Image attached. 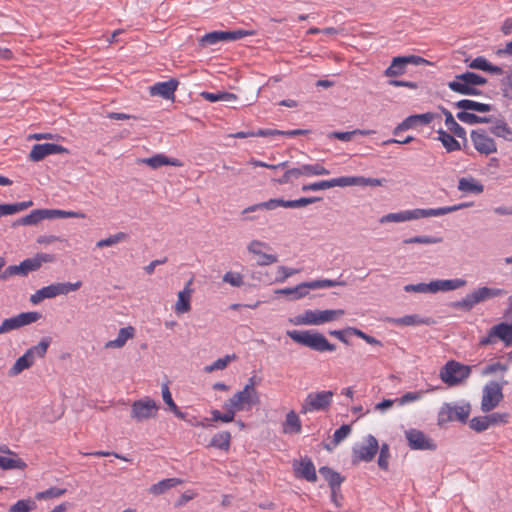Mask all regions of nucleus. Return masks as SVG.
<instances>
[{"label": "nucleus", "mask_w": 512, "mask_h": 512, "mask_svg": "<svg viewBox=\"0 0 512 512\" xmlns=\"http://www.w3.org/2000/svg\"><path fill=\"white\" fill-rule=\"evenodd\" d=\"M286 335L297 344L316 352H333L336 346L330 343L320 332L314 330H288Z\"/></svg>", "instance_id": "f257e3e1"}, {"label": "nucleus", "mask_w": 512, "mask_h": 512, "mask_svg": "<svg viewBox=\"0 0 512 512\" xmlns=\"http://www.w3.org/2000/svg\"><path fill=\"white\" fill-rule=\"evenodd\" d=\"M342 315H344L342 309L305 310L302 314L290 319V322L294 325H321Z\"/></svg>", "instance_id": "f03ea898"}, {"label": "nucleus", "mask_w": 512, "mask_h": 512, "mask_svg": "<svg viewBox=\"0 0 512 512\" xmlns=\"http://www.w3.org/2000/svg\"><path fill=\"white\" fill-rule=\"evenodd\" d=\"M321 198L319 197H302L295 200H284L281 198H273L269 199L268 201L257 203L254 205H251L247 208H245L242 211V214H248L252 212H256L258 210H274L278 207H284V208H301L304 206H307L309 204H312L316 201H319Z\"/></svg>", "instance_id": "7ed1b4c3"}, {"label": "nucleus", "mask_w": 512, "mask_h": 512, "mask_svg": "<svg viewBox=\"0 0 512 512\" xmlns=\"http://www.w3.org/2000/svg\"><path fill=\"white\" fill-rule=\"evenodd\" d=\"M471 374V367L455 360H450L441 368L439 377L450 387L464 382Z\"/></svg>", "instance_id": "20e7f679"}, {"label": "nucleus", "mask_w": 512, "mask_h": 512, "mask_svg": "<svg viewBox=\"0 0 512 512\" xmlns=\"http://www.w3.org/2000/svg\"><path fill=\"white\" fill-rule=\"evenodd\" d=\"M82 286L81 281L74 283H53L48 286L42 287L31 295L30 301L33 304H39L46 298H54L59 295H67L70 292L78 290Z\"/></svg>", "instance_id": "39448f33"}, {"label": "nucleus", "mask_w": 512, "mask_h": 512, "mask_svg": "<svg viewBox=\"0 0 512 512\" xmlns=\"http://www.w3.org/2000/svg\"><path fill=\"white\" fill-rule=\"evenodd\" d=\"M471 411L470 404L451 405L449 403L443 404L438 412L437 423L442 426L448 422L457 420L461 423H466Z\"/></svg>", "instance_id": "423d86ee"}, {"label": "nucleus", "mask_w": 512, "mask_h": 512, "mask_svg": "<svg viewBox=\"0 0 512 512\" xmlns=\"http://www.w3.org/2000/svg\"><path fill=\"white\" fill-rule=\"evenodd\" d=\"M46 255H37L34 258H27L20 262L18 265H10L3 272L0 273V280L6 281L12 276L21 275L26 276L28 273L38 270L42 262L45 260Z\"/></svg>", "instance_id": "0eeeda50"}, {"label": "nucleus", "mask_w": 512, "mask_h": 512, "mask_svg": "<svg viewBox=\"0 0 512 512\" xmlns=\"http://www.w3.org/2000/svg\"><path fill=\"white\" fill-rule=\"evenodd\" d=\"M227 402L236 412L244 411L256 405L259 402V396L255 388H252L251 385H245L241 391L235 393Z\"/></svg>", "instance_id": "6e6552de"}, {"label": "nucleus", "mask_w": 512, "mask_h": 512, "mask_svg": "<svg viewBox=\"0 0 512 512\" xmlns=\"http://www.w3.org/2000/svg\"><path fill=\"white\" fill-rule=\"evenodd\" d=\"M332 399V391H320L316 393H309L301 405L300 412L302 414H307L314 411L326 410L331 405Z\"/></svg>", "instance_id": "1a4fd4ad"}, {"label": "nucleus", "mask_w": 512, "mask_h": 512, "mask_svg": "<svg viewBox=\"0 0 512 512\" xmlns=\"http://www.w3.org/2000/svg\"><path fill=\"white\" fill-rule=\"evenodd\" d=\"M379 449L378 440L371 434L365 437V442L356 444L352 449L353 462H370Z\"/></svg>", "instance_id": "9d476101"}, {"label": "nucleus", "mask_w": 512, "mask_h": 512, "mask_svg": "<svg viewBox=\"0 0 512 512\" xmlns=\"http://www.w3.org/2000/svg\"><path fill=\"white\" fill-rule=\"evenodd\" d=\"M502 398V386L496 381L488 382L483 388L481 410L485 413L492 411Z\"/></svg>", "instance_id": "9b49d317"}, {"label": "nucleus", "mask_w": 512, "mask_h": 512, "mask_svg": "<svg viewBox=\"0 0 512 512\" xmlns=\"http://www.w3.org/2000/svg\"><path fill=\"white\" fill-rule=\"evenodd\" d=\"M405 438L412 450L434 451L437 448L436 443L430 437L416 428L406 430Z\"/></svg>", "instance_id": "f8f14e48"}, {"label": "nucleus", "mask_w": 512, "mask_h": 512, "mask_svg": "<svg viewBox=\"0 0 512 512\" xmlns=\"http://www.w3.org/2000/svg\"><path fill=\"white\" fill-rule=\"evenodd\" d=\"M158 409L159 406L153 399L145 397L132 403L131 417L136 421L141 422L154 417Z\"/></svg>", "instance_id": "ddd939ff"}, {"label": "nucleus", "mask_w": 512, "mask_h": 512, "mask_svg": "<svg viewBox=\"0 0 512 512\" xmlns=\"http://www.w3.org/2000/svg\"><path fill=\"white\" fill-rule=\"evenodd\" d=\"M470 137L475 150L480 154L490 155L497 152V144L494 139L487 134L486 130H472Z\"/></svg>", "instance_id": "4468645a"}, {"label": "nucleus", "mask_w": 512, "mask_h": 512, "mask_svg": "<svg viewBox=\"0 0 512 512\" xmlns=\"http://www.w3.org/2000/svg\"><path fill=\"white\" fill-rule=\"evenodd\" d=\"M424 62V58L416 55L394 57L384 74L387 77H397L405 73L408 64L419 65Z\"/></svg>", "instance_id": "2eb2a0df"}, {"label": "nucleus", "mask_w": 512, "mask_h": 512, "mask_svg": "<svg viewBox=\"0 0 512 512\" xmlns=\"http://www.w3.org/2000/svg\"><path fill=\"white\" fill-rule=\"evenodd\" d=\"M67 148L55 143L35 144L30 153L31 161L39 162L48 155L67 153Z\"/></svg>", "instance_id": "dca6fc26"}, {"label": "nucleus", "mask_w": 512, "mask_h": 512, "mask_svg": "<svg viewBox=\"0 0 512 512\" xmlns=\"http://www.w3.org/2000/svg\"><path fill=\"white\" fill-rule=\"evenodd\" d=\"M434 118L435 114L432 112L410 115L394 128L393 134L398 135L401 131L412 129L418 125H428Z\"/></svg>", "instance_id": "f3484780"}, {"label": "nucleus", "mask_w": 512, "mask_h": 512, "mask_svg": "<svg viewBox=\"0 0 512 512\" xmlns=\"http://www.w3.org/2000/svg\"><path fill=\"white\" fill-rule=\"evenodd\" d=\"M293 470L297 478L304 479L308 482L317 481L315 465L309 457H304L301 458L300 461L294 462Z\"/></svg>", "instance_id": "a211bd4d"}, {"label": "nucleus", "mask_w": 512, "mask_h": 512, "mask_svg": "<svg viewBox=\"0 0 512 512\" xmlns=\"http://www.w3.org/2000/svg\"><path fill=\"white\" fill-rule=\"evenodd\" d=\"M471 206L470 203H460L453 206H444V207H438V208H416L418 219L421 218H428V217H438L443 216L455 211H458L460 209L466 208Z\"/></svg>", "instance_id": "6ab92c4d"}, {"label": "nucleus", "mask_w": 512, "mask_h": 512, "mask_svg": "<svg viewBox=\"0 0 512 512\" xmlns=\"http://www.w3.org/2000/svg\"><path fill=\"white\" fill-rule=\"evenodd\" d=\"M178 81L176 79H170L168 81L157 82L150 87V94L152 96H161L164 99H173L174 93L178 87Z\"/></svg>", "instance_id": "aec40b11"}, {"label": "nucleus", "mask_w": 512, "mask_h": 512, "mask_svg": "<svg viewBox=\"0 0 512 512\" xmlns=\"http://www.w3.org/2000/svg\"><path fill=\"white\" fill-rule=\"evenodd\" d=\"M192 279H190L183 290L178 292V299L175 303L174 310L177 314H184L190 311L191 309V295L193 289L191 288Z\"/></svg>", "instance_id": "412c9836"}, {"label": "nucleus", "mask_w": 512, "mask_h": 512, "mask_svg": "<svg viewBox=\"0 0 512 512\" xmlns=\"http://www.w3.org/2000/svg\"><path fill=\"white\" fill-rule=\"evenodd\" d=\"M441 112L445 116V125L447 129L459 139L467 142L466 130L454 119L452 113L445 107H440Z\"/></svg>", "instance_id": "4be33fe9"}, {"label": "nucleus", "mask_w": 512, "mask_h": 512, "mask_svg": "<svg viewBox=\"0 0 512 512\" xmlns=\"http://www.w3.org/2000/svg\"><path fill=\"white\" fill-rule=\"evenodd\" d=\"M458 190L466 194L479 195L484 191V186L474 177H462L458 181Z\"/></svg>", "instance_id": "5701e85b"}, {"label": "nucleus", "mask_w": 512, "mask_h": 512, "mask_svg": "<svg viewBox=\"0 0 512 512\" xmlns=\"http://www.w3.org/2000/svg\"><path fill=\"white\" fill-rule=\"evenodd\" d=\"M466 280L461 278L431 281L432 293L439 291H452L463 287Z\"/></svg>", "instance_id": "b1692460"}, {"label": "nucleus", "mask_w": 512, "mask_h": 512, "mask_svg": "<svg viewBox=\"0 0 512 512\" xmlns=\"http://www.w3.org/2000/svg\"><path fill=\"white\" fill-rule=\"evenodd\" d=\"M135 329L132 326L123 327L119 330L117 337L114 340H109L105 343V348H122L126 342L134 337Z\"/></svg>", "instance_id": "393cba45"}, {"label": "nucleus", "mask_w": 512, "mask_h": 512, "mask_svg": "<svg viewBox=\"0 0 512 512\" xmlns=\"http://www.w3.org/2000/svg\"><path fill=\"white\" fill-rule=\"evenodd\" d=\"M418 215L416 208L412 210H403L395 213H388L381 217L380 222L381 223H388V222H406L411 220H417Z\"/></svg>", "instance_id": "a878e982"}, {"label": "nucleus", "mask_w": 512, "mask_h": 512, "mask_svg": "<svg viewBox=\"0 0 512 512\" xmlns=\"http://www.w3.org/2000/svg\"><path fill=\"white\" fill-rule=\"evenodd\" d=\"M49 219V209H36L31 211L28 215L18 219L14 226L16 225H36L40 221Z\"/></svg>", "instance_id": "bb28decb"}, {"label": "nucleus", "mask_w": 512, "mask_h": 512, "mask_svg": "<svg viewBox=\"0 0 512 512\" xmlns=\"http://www.w3.org/2000/svg\"><path fill=\"white\" fill-rule=\"evenodd\" d=\"M456 108L467 111L490 112L493 109L491 104L481 103L470 99H461L454 103Z\"/></svg>", "instance_id": "cd10ccee"}, {"label": "nucleus", "mask_w": 512, "mask_h": 512, "mask_svg": "<svg viewBox=\"0 0 512 512\" xmlns=\"http://www.w3.org/2000/svg\"><path fill=\"white\" fill-rule=\"evenodd\" d=\"M482 302L478 289L468 293L464 298L453 303V307L464 311H470L475 305Z\"/></svg>", "instance_id": "c85d7f7f"}, {"label": "nucleus", "mask_w": 512, "mask_h": 512, "mask_svg": "<svg viewBox=\"0 0 512 512\" xmlns=\"http://www.w3.org/2000/svg\"><path fill=\"white\" fill-rule=\"evenodd\" d=\"M182 483H184V480L180 478H166L151 485L149 493L158 496Z\"/></svg>", "instance_id": "c756f323"}, {"label": "nucleus", "mask_w": 512, "mask_h": 512, "mask_svg": "<svg viewBox=\"0 0 512 512\" xmlns=\"http://www.w3.org/2000/svg\"><path fill=\"white\" fill-rule=\"evenodd\" d=\"M301 429L302 425L299 416L295 411H289L286 414L285 421L283 423V433L299 434L301 432Z\"/></svg>", "instance_id": "7c9ffc66"}, {"label": "nucleus", "mask_w": 512, "mask_h": 512, "mask_svg": "<svg viewBox=\"0 0 512 512\" xmlns=\"http://www.w3.org/2000/svg\"><path fill=\"white\" fill-rule=\"evenodd\" d=\"M437 135V140L442 143L448 153L459 151L461 149V145L459 141L455 139L454 135H451L442 128L437 130Z\"/></svg>", "instance_id": "2f4dec72"}, {"label": "nucleus", "mask_w": 512, "mask_h": 512, "mask_svg": "<svg viewBox=\"0 0 512 512\" xmlns=\"http://www.w3.org/2000/svg\"><path fill=\"white\" fill-rule=\"evenodd\" d=\"M453 81H458L460 84L469 86H480L487 83V79L485 77L470 71L456 75Z\"/></svg>", "instance_id": "473e14b6"}, {"label": "nucleus", "mask_w": 512, "mask_h": 512, "mask_svg": "<svg viewBox=\"0 0 512 512\" xmlns=\"http://www.w3.org/2000/svg\"><path fill=\"white\" fill-rule=\"evenodd\" d=\"M490 132L496 137L503 138L505 140H511L512 129L502 119H497L493 122V126L490 127Z\"/></svg>", "instance_id": "72a5a7b5"}, {"label": "nucleus", "mask_w": 512, "mask_h": 512, "mask_svg": "<svg viewBox=\"0 0 512 512\" xmlns=\"http://www.w3.org/2000/svg\"><path fill=\"white\" fill-rule=\"evenodd\" d=\"M309 286L308 282H302L295 287H286L279 290L280 294L290 295L292 300H298L305 297L308 294Z\"/></svg>", "instance_id": "f704fd0d"}, {"label": "nucleus", "mask_w": 512, "mask_h": 512, "mask_svg": "<svg viewBox=\"0 0 512 512\" xmlns=\"http://www.w3.org/2000/svg\"><path fill=\"white\" fill-rule=\"evenodd\" d=\"M223 408L225 410L224 413L220 412L217 409H213L211 411V420L212 421H222L224 423H229L234 420L236 411L229 406V403L226 401L223 405Z\"/></svg>", "instance_id": "c9c22d12"}, {"label": "nucleus", "mask_w": 512, "mask_h": 512, "mask_svg": "<svg viewBox=\"0 0 512 512\" xmlns=\"http://www.w3.org/2000/svg\"><path fill=\"white\" fill-rule=\"evenodd\" d=\"M161 392H162L163 401L167 404V406L174 413V415L180 419H184L185 414L183 412H181L179 410V408L177 407V405L175 404V402L172 398L168 383L162 384Z\"/></svg>", "instance_id": "e433bc0d"}, {"label": "nucleus", "mask_w": 512, "mask_h": 512, "mask_svg": "<svg viewBox=\"0 0 512 512\" xmlns=\"http://www.w3.org/2000/svg\"><path fill=\"white\" fill-rule=\"evenodd\" d=\"M50 345V338H43L41 341L32 347H30L25 353L28 354L29 358L34 362L35 358H42L45 356L47 349Z\"/></svg>", "instance_id": "4c0bfd02"}, {"label": "nucleus", "mask_w": 512, "mask_h": 512, "mask_svg": "<svg viewBox=\"0 0 512 512\" xmlns=\"http://www.w3.org/2000/svg\"><path fill=\"white\" fill-rule=\"evenodd\" d=\"M448 88L461 95H467V96H477L481 94V91L475 86H469L465 84H460L458 81H450L448 82Z\"/></svg>", "instance_id": "58836bf2"}, {"label": "nucleus", "mask_w": 512, "mask_h": 512, "mask_svg": "<svg viewBox=\"0 0 512 512\" xmlns=\"http://www.w3.org/2000/svg\"><path fill=\"white\" fill-rule=\"evenodd\" d=\"M231 434L228 431L216 433L211 439V446L227 451L230 448Z\"/></svg>", "instance_id": "ea45409f"}, {"label": "nucleus", "mask_w": 512, "mask_h": 512, "mask_svg": "<svg viewBox=\"0 0 512 512\" xmlns=\"http://www.w3.org/2000/svg\"><path fill=\"white\" fill-rule=\"evenodd\" d=\"M219 42H229L227 31H212L205 34L202 39V45H215Z\"/></svg>", "instance_id": "a19ab883"}, {"label": "nucleus", "mask_w": 512, "mask_h": 512, "mask_svg": "<svg viewBox=\"0 0 512 512\" xmlns=\"http://www.w3.org/2000/svg\"><path fill=\"white\" fill-rule=\"evenodd\" d=\"M33 361L29 358L28 354L24 353L20 356L14 365L9 370L10 376H16L20 374L23 370L28 369L33 365Z\"/></svg>", "instance_id": "79ce46f5"}, {"label": "nucleus", "mask_w": 512, "mask_h": 512, "mask_svg": "<svg viewBox=\"0 0 512 512\" xmlns=\"http://www.w3.org/2000/svg\"><path fill=\"white\" fill-rule=\"evenodd\" d=\"M0 468L3 470L19 469L23 470L26 468V463L20 458H10L7 456L0 455Z\"/></svg>", "instance_id": "37998d69"}, {"label": "nucleus", "mask_w": 512, "mask_h": 512, "mask_svg": "<svg viewBox=\"0 0 512 512\" xmlns=\"http://www.w3.org/2000/svg\"><path fill=\"white\" fill-rule=\"evenodd\" d=\"M391 322L393 324L399 325V326H415V325L427 323V321H425L419 315H416V314L405 315L403 317L394 318L391 320Z\"/></svg>", "instance_id": "c03bdc74"}, {"label": "nucleus", "mask_w": 512, "mask_h": 512, "mask_svg": "<svg viewBox=\"0 0 512 512\" xmlns=\"http://www.w3.org/2000/svg\"><path fill=\"white\" fill-rule=\"evenodd\" d=\"M302 171L304 172V176H322L330 174V171L319 163L303 164Z\"/></svg>", "instance_id": "a18cd8bd"}, {"label": "nucleus", "mask_w": 512, "mask_h": 512, "mask_svg": "<svg viewBox=\"0 0 512 512\" xmlns=\"http://www.w3.org/2000/svg\"><path fill=\"white\" fill-rule=\"evenodd\" d=\"M236 358L235 354L226 355L225 357L218 358L212 364L204 367V371L207 373H211L216 370H223L227 367L230 361Z\"/></svg>", "instance_id": "49530a36"}, {"label": "nucleus", "mask_w": 512, "mask_h": 512, "mask_svg": "<svg viewBox=\"0 0 512 512\" xmlns=\"http://www.w3.org/2000/svg\"><path fill=\"white\" fill-rule=\"evenodd\" d=\"M357 134L367 135L368 132L359 129L353 131H333L328 134V137L335 138L343 142H349L352 140L353 136Z\"/></svg>", "instance_id": "de8ad7c7"}, {"label": "nucleus", "mask_w": 512, "mask_h": 512, "mask_svg": "<svg viewBox=\"0 0 512 512\" xmlns=\"http://www.w3.org/2000/svg\"><path fill=\"white\" fill-rule=\"evenodd\" d=\"M386 182L384 178H370L363 176H353V186H382Z\"/></svg>", "instance_id": "09e8293b"}, {"label": "nucleus", "mask_w": 512, "mask_h": 512, "mask_svg": "<svg viewBox=\"0 0 512 512\" xmlns=\"http://www.w3.org/2000/svg\"><path fill=\"white\" fill-rule=\"evenodd\" d=\"M477 289H478V292H479L480 297L482 299V302L506 294V291L504 289H500V288H493V287H486V286H484V287H479Z\"/></svg>", "instance_id": "8fccbe9b"}, {"label": "nucleus", "mask_w": 512, "mask_h": 512, "mask_svg": "<svg viewBox=\"0 0 512 512\" xmlns=\"http://www.w3.org/2000/svg\"><path fill=\"white\" fill-rule=\"evenodd\" d=\"M41 314L36 311L22 312L16 315L19 327H23L38 321L41 318Z\"/></svg>", "instance_id": "3c124183"}, {"label": "nucleus", "mask_w": 512, "mask_h": 512, "mask_svg": "<svg viewBox=\"0 0 512 512\" xmlns=\"http://www.w3.org/2000/svg\"><path fill=\"white\" fill-rule=\"evenodd\" d=\"M343 285H345L344 281L331 280V279H320V280H313V281L308 282L309 289H321V288L343 286Z\"/></svg>", "instance_id": "603ef678"}, {"label": "nucleus", "mask_w": 512, "mask_h": 512, "mask_svg": "<svg viewBox=\"0 0 512 512\" xmlns=\"http://www.w3.org/2000/svg\"><path fill=\"white\" fill-rule=\"evenodd\" d=\"M424 395L423 390L414 391V392H406L401 397L396 398V403L399 406H404L406 404L415 402L420 400Z\"/></svg>", "instance_id": "864d4df0"}, {"label": "nucleus", "mask_w": 512, "mask_h": 512, "mask_svg": "<svg viewBox=\"0 0 512 512\" xmlns=\"http://www.w3.org/2000/svg\"><path fill=\"white\" fill-rule=\"evenodd\" d=\"M65 493H66V489L54 486V487H50L47 490L36 493L35 498L37 500L48 499V498H58V497H61L62 495H64Z\"/></svg>", "instance_id": "5fc2aeb1"}, {"label": "nucleus", "mask_w": 512, "mask_h": 512, "mask_svg": "<svg viewBox=\"0 0 512 512\" xmlns=\"http://www.w3.org/2000/svg\"><path fill=\"white\" fill-rule=\"evenodd\" d=\"M85 214L76 211H65L59 209H49V219L55 218H84Z\"/></svg>", "instance_id": "6e6d98bb"}, {"label": "nucleus", "mask_w": 512, "mask_h": 512, "mask_svg": "<svg viewBox=\"0 0 512 512\" xmlns=\"http://www.w3.org/2000/svg\"><path fill=\"white\" fill-rule=\"evenodd\" d=\"M36 507V504L31 499H21L15 504L10 506L9 512H29Z\"/></svg>", "instance_id": "4d7b16f0"}, {"label": "nucleus", "mask_w": 512, "mask_h": 512, "mask_svg": "<svg viewBox=\"0 0 512 512\" xmlns=\"http://www.w3.org/2000/svg\"><path fill=\"white\" fill-rule=\"evenodd\" d=\"M442 241V238L440 237H434V236H414L411 238L405 239L403 242L405 244H436L440 243Z\"/></svg>", "instance_id": "13d9d810"}, {"label": "nucleus", "mask_w": 512, "mask_h": 512, "mask_svg": "<svg viewBox=\"0 0 512 512\" xmlns=\"http://www.w3.org/2000/svg\"><path fill=\"white\" fill-rule=\"evenodd\" d=\"M379 457H378V466L382 470H387L389 466V458H390V448L387 443H382L379 446Z\"/></svg>", "instance_id": "bf43d9fd"}, {"label": "nucleus", "mask_w": 512, "mask_h": 512, "mask_svg": "<svg viewBox=\"0 0 512 512\" xmlns=\"http://www.w3.org/2000/svg\"><path fill=\"white\" fill-rule=\"evenodd\" d=\"M325 185H326L327 189H330L333 187L353 186V176H342V177H338V178L325 180Z\"/></svg>", "instance_id": "052dcab7"}, {"label": "nucleus", "mask_w": 512, "mask_h": 512, "mask_svg": "<svg viewBox=\"0 0 512 512\" xmlns=\"http://www.w3.org/2000/svg\"><path fill=\"white\" fill-rule=\"evenodd\" d=\"M469 426L471 429L479 433L487 430L490 427L486 415L473 417L469 422Z\"/></svg>", "instance_id": "680f3d73"}, {"label": "nucleus", "mask_w": 512, "mask_h": 512, "mask_svg": "<svg viewBox=\"0 0 512 512\" xmlns=\"http://www.w3.org/2000/svg\"><path fill=\"white\" fill-rule=\"evenodd\" d=\"M507 370H508V366L507 365L502 364L500 362H494V363L486 365L482 369L481 375L482 376H488V375H491V374H496L498 372L505 373Z\"/></svg>", "instance_id": "e2e57ef3"}, {"label": "nucleus", "mask_w": 512, "mask_h": 512, "mask_svg": "<svg viewBox=\"0 0 512 512\" xmlns=\"http://www.w3.org/2000/svg\"><path fill=\"white\" fill-rule=\"evenodd\" d=\"M142 162L147 164L148 166H150L153 169H157V168H160V167L166 165L167 156H165L163 154H156L152 157L143 159Z\"/></svg>", "instance_id": "0e129e2a"}, {"label": "nucleus", "mask_w": 512, "mask_h": 512, "mask_svg": "<svg viewBox=\"0 0 512 512\" xmlns=\"http://www.w3.org/2000/svg\"><path fill=\"white\" fill-rule=\"evenodd\" d=\"M223 282L229 283L233 287H240L243 285V276L237 272H226L223 276Z\"/></svg>", "instance_id": "69168bd1"}, {"label": "nucleus", "mask_w": 512, "mask_h": 512, "mask_svg": "<svg viewBox=\"0 0 512 512\" xmlns=\"http://www.w3.org/2000/svg\"><path fill=\"white\" fill-rule=\"evenodd\" d=\"M405 292H416V293H432L431 282L430 283H418V284H407L404 286Z\"/></svg>", "instance_id": "338daca9"}, {"label": "nucleus", "mask_w": 512, "mask_h": 512, "mask_svg": "<svg viewBox=\"0 0 512 512\" xmlns=\"http://www.w3.org/2000/svg\"><path fill=\"white\" fill-rule=\"evenodd\" d=\"M351 433L350 425L343 424L337 430H335L333 434V442L334 445H338L342 440H344Z\"/></svg>", "instance_id": "774afa93"}]
</instances>
